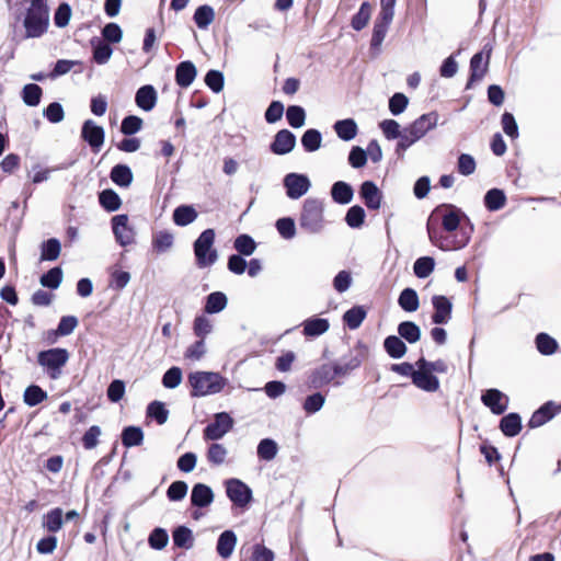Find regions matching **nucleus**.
Segmentation results:
<instances>
[{"mask_svg": "<svg viewBox=\"0 0 561 561\" xmlns=\"http://www.w3.org/2000/svg\"><path fill=\"white\" fill-rule=\"evenodd\" d=\"M437 124V114L427 113L421 115L409 127L413 130L414 135H419L420 138L424 137L426 133L433 129Z\"/></svg>", "mask_w": 561, "mask_h": 561, "instance_id": "25", "label": "nucleus"}, {"mask_svg": "<svg viewBox=\"0 0 561 561\" xmlns=\"http://www.w3.org/2000/svg\"><path fill=\"white\" fill-rule=\"evenodd\" d=\"M227 455L228 450L222 444L213 443L207 450V460L215 466H220L225 462Z\"/></svg>", "mask_w": 561, "mask_h": 561, "instance_id": "49", "label": "nucleus"}, {"mask_svg": "<svg viewBox=\"0 0 561 561\" xmlns=\"http://www.w3.org/2000/svg\"><path fill=\"white\" fill-rule=\"evenodd\" d=\"M81 137L94 152H99L104 144L105 133L103 127L96 125L92 119H87L82 125Z\"/></svg>", "mask_w": 561, "mask_h": 561, "instance_id": "14", "label": "nucleus"}, {"mask_svg": "<svg viewBox=\"0 0 561 561\" xmlns=\"http://www.w3.org/2000/svg\"><path fill=\"white\" fill-rule=\"evenodd\" d=\"M192 397H206L221 392L228 379L215 371H194L187 377Z\"/></svg>", "mask_w": 561, "mask_h": 561, "instance_id": "2", "label": "nucleus"}, {"mask_svg": "<svg viewBox=\"0 0 561 561\" xmlns=\"http://www.w3.org/2000/svg\"><path fill=\"white\" fill-rule=\"evenodd\" d=\"M196 77V68L191 61H183L176 68L175 79L180 87L187 88Z\"/></svg>", "mask_w": 561, "mask_h": 561, "instance_id": "26", "label": "nucleus"}, {"mask_svg": "<svg viewBox=\"0 0 561 561\" xmlns=\"http://www.w3.org/2000/svg\"><path fill=\"white\" fill-rule=\"evenodd\" d=\"M144 440V432L140 427L128 426L122 433V442L125 447H134L141 445Z\"/></svg>", "mask_w": 561, "mask_h": 561, "instance_id": "41", "label": "nucleus"}, {"mask_svg": "<svg viewBox=\"0 0 561 561\" xmlns=\"http://www.w3.org/2000/svg\"><path fill=\"white\" fill-rule=\"evenodd\" d=\"M135 102L138 107L149 112L157 103V92L152 85H144L138 89L135 96Z\"/></svg>", "mask_w": 561, "mask_h": 561, "instance_id": "21", "label": "nucleus"}, {"mask_svg": "<svg viewBox=\"0 0 561 561\" xmlns=\"http://www.w3.org/2000/svg\"><path fill=\"white\" fill-rule=\"evenodd\" d=\"M561 411L554 402L548 401L536 410L528 421V427L536 428L549 422L557 413Z\"/></svg>", "mask_w": 561, "mask_h": 561, "instance_id": "18", "label": "nucleus"}, {"mask_svg": "<svg viewBox=\"0 0 561 561\" xmlns=\"http://www.w3.org/2000/svg\"><path fill=\"white\" fill-rule=\"evenodd\" d=\"M379 127L388 140L399 139L401 136V126L394 119H385L379 124Z\"/></svg>", "mask_w": 561, "mask_h": 561, "instance_id": "58", "label": "nucleus"}, {"mask_svg": "<svg viewBox=\"0 0 561 561\" xmlns=\"http://www.w3.org/2000/svg\"><path fill=\"white\" fill-rule=\"evenodd\" d=\"M193 331L199 340H205V337L211 333L213 331V322L205 316H198L194 319Z\"/></svg>", "mask_w": 561, "mask_h": 561, "instance_id": "53", "label": "nucleus"}, {"mask_svg": "<svg viewBox=\"0 0 561 561\" xmlns=\"http://www.w3.org/2000/svg\"><path fill=\"white\" fill-rule=\"evenodd\" d=\"M148 542L152 549L161 550L167 547L169 535L163 528H154L149 535Z\"/></svg>", "mask_w": 561, "mask_h": 561, "instance_id": "54", "label": "nucleus"}, {"mask_svg": "<svg viewBox=\"0 0 561 561\" xmlns=\"http://www.w3.org/2000/svg\"><path fill=\"white\" fill-rule=\"evenodd\" d=\"M324 402V396L317 392L306 398L302 408L307 414H313L322 409Z\"/></svg>", "mask_w": 561, "mask_h": 561, "instance_id": "62", "label": "nucleus"}, {"mask_svg": "<svg viewBox=\"0 0 561 561\" xmlns=\"http://www.w3.org/2000/svg\"><path fill=\"white\" fill-rule=\"evenodd\" d=\"M198 214L191 205H181L173 211V221L176 226L185 227L194 222Z\"/></svg>", "mask_w": 561, "mask_h": 561, "instance_id": "27", "label": "nucleus"}, {"mask_svg": "<svg viewBox=\"0 0 561 561\" xmlns=\"http://www.w3.org/2000/svg\"><path fill=\"white\" fill-rule=\"evenodd\" d=\"M398 304L404 311L414 312L420 307L419 295L413 288H405L401 291Z\"/></svg>", "mask_w": 561, "mask_h": 561, "instance_id": "31", "label": "nucleus"}, {"mask_svg": "<svg viewBox=\"0 0 561 561\" xmlns=\"http://www.w3.org/2000/svg\"><path fill=\"white\" fill-rule=\"evenodd\" d=\"M183 373L180 367L173 366L168 369L162 377V385L167 389H174L181 385Z\"/></svg>", "mask_w": 561, "mask_h": 561, "instance_id": "52", "label": "nucleus"}, {"mask_svg": "<svg viewBox=\"0 0 561 561\" xmlns=\"http://www.w3.org/2000/svg\"><path fill=\"white\" fill-rule=\"evenodd\" d=\"M92 45L94 61L99 65L106 64L113 54L111 46L102 41L92 42Z\"/></svg>", "mask_w": 561, "mask_h": 561, "instance_id": "48", "label": "nucleus"}, {"mask_svg": "<svg viewBox=\"0 0 561 561\" xmlns=\"http://www.w3.org/2000/svg\"><path fill=\"white\" fill-rule=\"evenodd\" d=\"M295 145V135L287 129H282L275 135L274 141L271 145V150L275 154H286L294 149Z\"/></svg>", "mask_w": 561, "mask_h": 561, "instance_id": "20", "label": "nucleus"}, {"mask_svg": "<svg viewBox=\"0 0 561 561\" xmlns=\"http://www.w3.org/2000/svg\"><path fill=\"white\" fill-rule=\"evenodd\" d=\"M62 515L64 512L59 507L50 510L43 516V527L49 533L59 531L64 524Z\"/></svg>", "mask_w": 561, "mask_h": 561, "instance_id": "29", "label": "nucleus"}, {"mask_svg": "<svg viewBox=\"0 0 561 561\" xmlns=\"http://www.w3.org/2000/svg\"><path fill=\"white\" fill-rule=\"evenodd\" d=\"M100 204L108 211H115L121 207L122 201L113 190H105L100 194Z\"/></svg>", "mask_w": 561, "mask_h": 561, "instance_id": "51", "label": "nucleus"}, {"mask_svg": "<svg viewBox=\"0 0 561 561\" xmlns=\"http://www.w3.org/2000/svg\"><path fill=\"white\" fill-rule=\"evenodd\" d=\"M215 231L214 229L204 230L194 242V254L196 264L201 268L213 265L217 259V250L214 249Z\"/></svg>", "mask_w": 561, "mask_h": 561, "instance_id": "5", "label": "nucleus"}, {"mask_svg": "<svg viewBox=\"0 0 561 561\" xmlns=\"http://www.w3.org/2000/svg\"><path fill=\"white\" fill-rule=\"evenodd\" d=\"M440 216L442 227L427 222L430 241L443 251H455L465 248L471 239L473 225L467 215L451 204H442L434 210Z\"/></svg>", "mask_w": 561, "mask_h": 561, "instance_id": "1", "label": "nucleus"}, {"mask_svg": "<svg viewBox=\"0 0 561 561\" xmlns=\"http://www.w3.org/2000/svg\"><path fill=\"white\" fill-rule=\"evenodd\" d=\"M499 427L507 437L517 436L522 431V419L518 413H508L501 419Z\"/></svg>", "mask_w": 561, "mask_h": 561, "instance_id": "24", "label": "nucleus"}, {"mask_svg": "<svg viewBox=\"0 0 561 561\" xmlns=\"http://www.w3.org/2000/svg\"><path fill=\"white\" fill-rule=\"evenodd\" d=\"M228 304L227 296L221 291H214L206 298L205 312L209 314L222 311Z\"/></svg>", "mask_w": 561, "mask_h": 561, "instance_id": "32", "label": "nucleus"}, {"mask_svg": "<svg viewBox=\"0 0 561 561\" xmlns=\"http://www.w3.org/2000/svg\"><path fill=\"white\" fill-rule=\"evenodd\" d=\"M492 48L485 45L483 49L471 57L470 60V77L467 83V88L473 82L480 81L488 72L489 61L491 57Z\"/></svg>", "mask_w": 561, "mask_h": 561, "instance_id": "9", "label": "nucleus"}, {"mask_svg": "<svg viewBox=\"0 0 561 561\" xmlns=\"http://www.w3.org/2000/svg\"><path fill=\"white\" fill-rule=\"evenodd\" d=\"M112 228L116 241L122 245L126 247L134 242L135 231L133 227L128 225L127 215H116L112 218Z\"/></svg>", "mask_w": 561, "mask_h": 561, "instance_id": "13", "label": "nucleus"}, {"mask_svg": "<svg viewBox=\"0 0 561 561\" xmlns=\"http://www.w3.org/2000/svg\"><path fill=\"white\" fill-rule=\"evenodd\" d=\"M69 359V353L65 348H50L42 351L37 355L38 364L46 369L51 379H58L61 375L62 367Z\"/></svg>", "mask_w": 561, "mask_h": 561, "instance_id": "6", "label": "nucleus"}, {"mask_svg": "<svg viewBox=\"0 0 561 561\" xmlns=\"http://www.w3.org/2000/svg\"><path fill=\"white\" fill-rule=\"evenodd\" d=\"M286 118L291 127L299 128L305 125L306 112L301 106L290 105L286 111Z\"/></svg>", "mask_w": 561, "mask_h": 561, "instance_id": "50", "label": "nucleus"}, {"mask_svg": "<svg viewBox=\"0 0 561 561\" xmlns=\"http://www.w3.org/2000/svg\"><path fill=\"white\" fill-rule=\"evenodd\" d=\"M506 204V196L500 188H492L484 196V206L490 211L502 209Z\"/></svg>", "mask_w": 561, "mask_h": 561, "instance_id": "33", "label": "nucleus"}, {"mask_svg": "<svg viewBox=\"0 0 561 561\" xmlns=\"http://www.w3.org/2000/svg\"><path fill=\"white\" fill-rule=\"evenodd\" d=\"M256 244L248 234H241L234 240V249L243 255H251L255 251Z\"/></svg>", "mask_w": 561, "mask_h": 561, "instance_id": "60", "label": "nucleus"}, {"mask_svg": "<svg viewBox=\"0 0 561 561\" xmlns=\"http://www.w3.org/2000/svg\"><path fill=\"white\" fill-rule=\"evenodd\" d=\"M332 199L337 204H347L351 202V185L346 182H335L331 188Z\"/></svg>", "mask_w": 561, "mask_h": 561, "instance_id": "42", "label": "nucleus"}, {"mask_svg": "<svg viewBox=\"0 0 561 561\" xmlns=\"http://www.w3.org/2000/svg\"><path fill=\"white\" fill-rule=\"evenodd\" d=\"M284 186L289 198L298 199L309 191L311 183L304 174L289 173L284 178Z\"/></svg>", "mask_w": 561, "mask_h": 561, "instance_id": "12", "label": "nucleus"}, {"mask_svg": "<svg viewBox=\"0 0 561 561\" xmlns=\"http://www.w3.org/2000/svg\"><path fill=\"white\" fill-rule=\"evenodd\" d=\"M322 137L319 130L308 129L301 137V145L308 152H313L321 147Z\"/></svg>", "mask_w": 561, "mask_h": 561, "instance_id": "44", "label": "nucleus"}, {"mask_svg": "<svg viewBox=\"0 0 561 561\" xmlns=\"http://www.w3.org/2000/svg\"><path fill=\"white\" fill-rule=\"evenodd\" d=\"M42 98V88L35 83L24 85L22 90L23 102L28 106H36L39 104Z\"/></svg>", "mask_w": 561, "mask_h": 561, "instance_id": "47", "label": "nucleus"}, {"mask_svg": "<svg viewBox=\"0 0 561 561\" xmlns=\"http://www.w3.org/2000/svg\"><path fill=\"white\" fill-rule=\"evenodd\" d=\"M477 163L472 156L468 153H461L458 157L457 170L460 174L468 176L476 171Z\"/></svg>", "mask_w": 561, "mask_h": 561, "instance_id": "63", "label": "nucleus"}, {"mask_svg": "<svg viewBox=\"0 0 561 561\" xmlns=\"http://www.w3.org/2000/svg\"><path fill=\"white\" fill-rule=\"evenodd\" d=\"M435 261L431 256L419 257L413 265V271L416 277L425 278L434 271Z\"/></svg>", "mask_w": 561, "mask_h": 561, "instance_id": "46", "label": "nucleus"}, {"mask_svg": "<svg viewBox=\"0 0 561 561\" xmlns=\"http://www.w3.org/2000/svg\"><path fill=\"white\" fill-rule=\"evenodd\" d=\"M193 19L199 28L205 30L214 22L215 11L210 5H201L195 10Z\"/></svg>", "mask_w": 561, "mask_h": 561, "instance_id": "36", "label": "nucleus"}, {"mask_svg": "<svg viewBox=\"0 0 561 561\" xmlns=\"http://www.w3.org/2000/svg\"><path fill=\"white\" fill-rule=\"evenodd\" d=\"M226 492L229 500L239 507H245L252 500L251 489L239 479L226 481Z\"/></svg>", "mask_w": 561, "mask_h": 561, "instance_id": "10", "label": "nucleus"}, {"mask_svg": "<svg viewBox=\"0 0 561 561\" xmlns=\"http://www.w3.org/2000/svg\"><path fill=\"white\" fill-rule=\"evenodd\" d=\"M434 313L432 314V321L435 324H445L451 318L453 305L450 300L443 295H435L432 298Z\"/></svg>", "mask_w": 561, "mask_h": 561, "instance_id": "17", "label": "nucleus"}, {"mask_svg": "<svg viewBox=\"0 0 561 561\" xmlns=\"http://www.w3.org/2000/svg\"><path fill=\"white\" fill-rule=\"evenodd\" d=\"M147 414L161 425L167 422L169 412L162 402L153 401L148 405Z\"/></svg>", "mask_w": 561, "mask_h": 561, "instance_id": "57", "label": "nucleus"}, {"mask_svg": "<svg viewBox=\"0 0 561 561\" xmlns=\"http://www.w3.org/2000/svg\"><path fill=\"white\" fill-rule=\"evenodd\" d=\"M61 245L58 239L51 238L42 244L41 260L55 261L60 254Z\"/></svg>", "mask_w": 561, "mask_h": 561, "instance_id": "43", "label": "nucleus"}, {"mask_svg": "<svg viewBox=\"0 0 561 561\" xmlns=\"http://www.w3.org/2000/svg\"><path fill=\"white\" fill-rule=\"evenodd\" d=\"M383 347L387 354L392 358H401L407 353V345L396 335H389L385 339Z\"/></svg>", "mask_w": 561, "mask_h": 561, "instance_id": "35", "label": "nucleus"}, {"mask_svg": "<svg viewBox=\"0 0 561 561\" xmlns=\"http://www.w3.org/2000/svg\"><path fill=\"white\" fill-rule=\"evenodd\" d=\"M207 348L204 340H198L195 343L191 344L185 353L184 358L188 359L191 362H198L201 360L204 355L206 354Z\"/></svg>", "mask_w": 561, "mask_h": 561, "instance_id": "55", "label": "nucleus"}, {"mask_svg": "<svg viewBox=\"0 0 561 561\" xmlns=\"http://www.w3.org/2000/svg\"><path fill=\"white\" fill-rule=\"evenodd\" d=\"M215 494L210 486L196 483L191 492V503L194 507L205 508L213 504Z\"/></svg>", "mask_w": 561, "mask_h": 561, "instance_id": "19", "label": "nucleus"}, {"mask_svg": "<svg viewBox=\"0 0 561 561\" xmlns=\"http://www.w3.org/2000/svg\"><path fill=\"white\" fill-rule=\"evenodd\" d=\"M25 37H41L49 25V11L45 0H32L23 21Z\"/></svg>", "mask_w": 561, "mask_h": 561, "instance_id": "3", "label": "nucleus"}, {"mask_svg": "<svg viewBox=\"0 0 561 561\" xmlns=\"http://www.w3.org/2000/svg\"><path fill=\"white\" fill-rule=\"evenodd\" d=\"M359 197L369 210H378L382 193L373 181H365L359 188Z\"/></svg>", "mask_w": 561, "mask_h": 561, "instance_id": "16", "label": "nucleus"}, {"mask_svg": "<svg viewBox=\"0 0 561 561\" xmlns=\"http://www.w3.org/2000/svg\"><path fill=\"white\" fill-rule=\"evenodd\" d=\"M173 543L178 548L191 549L194 546L193 531L186 526H179L172 533Z\"/></svg>", "mask_w": 561, "mask_h": 561, "instance_id": "28", "label": "nucleus"}, {"mask_svg": "<svg viewBox=\"0 0 561 561\" xmlns=\"http://www.w3.org/2000/svg\"><path fill=\"white\" fill-rule=\"evenodd\" d=\"M278 451V446L275 440L271 438L262 439L257 445V456L266 461L273 460Z\"/></svg>", "mask_w": 561, "mask_h": 561, "instance_id": "45", "label": "nucleus"}, {"mask_svg": "<svg viewBox=\"0 0 561 561\" xmlns=\"http://www.w3.org/2000/svg\"><path fill=\"white\" fill-rule=\"evenodd\" d=\"M417 369L413 374V385L421 390L435 392L439 389L438 378L426 367V359L421 357L415 363Z\"/></svg>", "mask_w": 561, "mask_h": 561, "instance_id": "7", "label": "nucleus"}, {"mask_svg": "<svg viewBox=\"0 0 561 561\" xmlns=\"http://www.w3.org/2000/svg\"><path fill=\"white\" fill-rule=\"evenodd\" d=\"M324 205L318 198H307L304 202L299 225L302 229L310 233H318L324 227Z\"/></svg>", "mask_w": 561, "mask_h": 561, "instance_id": "4", "label": "nucleus"}, {"mask_svg": "<svg viewBox=\"0 0 561 561\" xmlns=\"http://www.w3.org/2000/svg\"><path fill=\"white\" fill-rule=\"evenodd\" d=\"M329 321L322 318H310L304 322V334L306 336H319L329 330Z\"/></svg>", "mask_w": 561, "mask_h": 561, "instance_id": "30", "label": "nucleus"}, {"mask_svg": "<svg viewBox=\"0 0 561 561\" xmlns=\"http://www.w3.org/2000/svg\"><path fill=\"white\" fill-rule=\"evenodd\" d=\"M398 333L400 337L413 344L421 337V330L417 324L412 321H403L398 325Z\"/></svg>", "mask_w": 561, "mask_h": 561, "instance_id": "37", "label": "nucleus"}, {"mask_svg": "<svg viewBox=\"0 0 561 561\" xmlns=\"http://www.w3.org/2000/svg\"><path fill=\"white\" fill-rule=\"evenodd\" d=\"M47 392L39 386L31 385L23 393V401L28 407H35L47 399Z\"/></svg>", "mask_w": 561, "mask_h": 561, "instance_id": "38", "label": "nucleus"}, {"mask_svg": "<svg viewBox=\"0 0 561 561\" xmlns=\"http://www.w3.org/2000/svg\"><path fill=\"white\" fill-rule=\"evenodd\" d=\"M233 426V420L227 412L215 414L214 422L204 430V439L218 440L222 438Z\"/></svg>", "mask_w": 561, "mask_h": 561, "instance_id": "8", "label": "nucleus"}, {"mask_svg": "<svg viewBox=\"0 0 561 561\" xmlns=\"http://www.w3.org/2000/svg\"><path fill=\"white\" fill-rule=\"evenodd\" d=\"M341 373V368L336 365L327 364L313 371L311 382L316 387H321L332 381Z\"/></svg>", "mask_w": 561, "mask_h": 561, "instance_id": "22", "label": "nucleus"}, {"mask_svg": "<svg viewBox=\"0 0 561 561\" xmlns=\"http://www.w3.org/2000/svg\"><path fill=\"white\" fill-rule=\"evenodd\" d=\"M370 15H371V5L368 2H364L360 5L357 14L353 16V28L358 30V31L364 28L367 25V23L370 19Z\"/></svg>", "mask_w": 561, "mask_h": 561, "instance_id": "59", "label": "nucleus"}, {"mask_svg": "<svg viewBox=\"0 0 561 561\" xmlns=\"http://www.w3.org/2000/svg\"><path fill=\"white\" fill-rule=\"evenodd\" d=\"M62 280V271L59 267L49 270L46 274L41 277V284L44 287L56 289L59 287Z\"/></svg>", "mask_w": 561, "mask_h": 561, "instance_id": "56", "label": "nucleus"}, {"mask_svg": "<svg viewBox=\"0 0 561 561\" xmlns=\"http://www.w3.org/2000/svg\"><path fill=\"white\" fill-rule=\"evenodd\" d=\"M237 546V536L232 530H225L220 534L217 541V553L222 559H228Z\"/></svg>", "mask_w": 561, "mask_h": 561, "instance_id": "23", "label": "nucleus"}, {"mask_svg": "<svg viewBox=\"0 0 561 561\" xmlns=\"http://www.w3.org/2000/svg\"><path fill=\"white\" fill-rule=\"evenodd\" d=\"M536 347L542 355H552L558 350L557 341L548 333L541 332L536 336Z\"/></svg>", "mask_w": 561, "mask_h": 561, "instance_id": "39", "label": "nucleus"}, {"mask_svg": "<svg viewBox=\"0 0 561 561\" xmlns=\"http://www.w3.org/2000/svg\"><path fill=\"white\" fill-rule=\"evenodd\" d=\"M111 180L118 186L128 187L133 182V172L125 164H117L111 171Z\"/></svg>", "mask_w": 561, "mask_h": 561, "instance_id": "34", "label": "nucleus"}, {"mask_svg": "<svg viewBox=\"0 0 561 561\" xmlns=\"http://www.w3.org/2000/svg\"><path fill=\"white\" fill-rule=\"evenodd\" d=\"M393 13L388 12H379L373 30V35L370 39V50L374 55H377L380 51L381 44L386 37L389 25L393 19Z\"/></svg>", "mask_w": 561, "mask_h": 561, "instance_id": "11", "label": "nucleus"}, {"mask_svg": "<svg viewBox=\"0 0 561 561\" xmlns=\"http://www.w3.org/2000/svg\"><path fill=\"white\" fill-rule=\"evenodd\" d=\"M420 139L419 135H414L413 130L409 126L404 127L396 146V153L398 157L402 158L405 150Z\"/></svg>", "mask_w": 561, "mask_h": 561, "instance_id": "40", "label": "nucleus"}, {"mask_svg": "<svg viewBox=\"0 0 561 561\" xmlns=\"http://www.w3.org/2000/svg\"><path fill=\"white\" fill-rule=\"evenodd\" d=\"M482 403L488 407L492 413L503 414L508 405V398L497 389H488L481 396Z\"/></svg>", "mask_w": 561, "mask_h": 561, "instance_id": "15", "label": "nucleus"}, {"mask_svg": "<svg viewBox=\"0 0 561 561\" xmlns=\"http://www.w3.org/2000/svg\"><path fill=\"white\" fill-rule=\"evenodd\" d=\"M409 104V99L405 94L397 92L389 100V111L393 115H400L404 112Z\"/></svg>", "mask_w": 561, "mask_h": 561, "instance_id": "64", "label": "nucleus"}, {"mask_svg": "<svg viewBox=\"0 0 561 561\" xmlns=\"http://www.w3.org/2000/svg\"><path fill=\"white\" fill-rule=\"evenodd\" d=\"M142 119L135 115L126 116L121 125V131L124 135H134L142 128Z\"/></svg>", "mask_w": 561, "mask_h": 561, "instance_id": "61", "label": "nucleus"}]
</instances>
